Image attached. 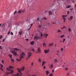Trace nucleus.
Instances as JSON below:
<instances>
[{
	"label": "nucleus",
	"instance_id": "49530a36",
	"mask_svg": "<svg viewBox=\"0 0 76 76\" xmlns=\"http://www.w3.org/2000/svg\"><path fill=\"white\" fill-rule=\"evenodd\" d=\"M65 70H68V68H66L65 69Z\"/></svg>",
	"mask_w": 76,
	"mask_h": 76
},
{
	"label": "nucleus",
	"instance_id": "bf43d9fd",
	"mask_svg": "<svg viewBox=\"0 0 76 76\" xmlns=\"http://www.w3.org/2000/svg\"><path fill=\"white\" fill-rule=\"evenodd\" d=\"M61 51H63V48H61Z\"/></svg>",
	"mask_w": 76,
	"mask_h": 76
},
{
	"label": "nucleus",
	"instance_id": "4be33fe9",
	"mask_svg": "<svg viewBox=\"0 0 76 76\" xmlns=\"http://www.w3.org/2000/svg\"><path fill=\"white\" fill-rule=\"evenodd\" d=\"M70 7H71V6L70 5H68L66 7V9L67 8H70Z\"/></svg>",
	"mask_w": 76,
	"mask_h": 76
},
{
	"label": "nucleus",
	"instance_id": "cd10ccee",
	"mask_svg": "<svg viewBox=\"0 0 76 76\" xmlns=\"http://www.w3.org/2000/svg\"><path fill=\"white\" fill-rule=\"evenodd\" d=\"M6 70H7L8 71H10V69L9 68V67H7L6 69Z\"/></svg>",
	"mask_w": 76,
	"mask_h": 76
},
{
	"label": "nucleus",
	"instance_id": "f03ea898",
	"mask_svg": "<svg viewBox=\"0 0 76 76\" xmlns=\"http://www.w3.org/2000/svg\"><path fill=\"white\" fill-rule=\"evenodd\" d=\"M25 53L22 52H21V54H20V57L19 59H16L17 61H20L23 58V57H25Z\"/></svg>",
	"mask_w": 76,
	"mask_h": 76
},
{
	"label": "nucleus",
	"instance_id": "de8ad7c7",
	"mask_svg": "<svg viewBox=\"0 0 76 76\" xmlns=\"http://www.w3.org/2000/svg\"><path fill=\"white\" fill-rule=\"evenodd\" d=\"M10 34V31H9L7 33V35H9Z\"/></svg>",
	"mask_w": 76,
	"mask_h": 76
},
{
	"label": "nucleus",
	"instance_id": "20e7f679",
	"mask_svg": "<svg viewBox=\"0 0 76 76\" xmlns=\"http://www.w3.org/2000/svg\"><path fill=\"white\" fill-rule=\"evenodd\" d=\"M32 55V53L31 52H28L27 54V57L26 58V60H28L30 58L31 56Z\"/></svg>",
	"mask_w": 76,
	"mask_h": 76
},
{
	"label": "nucleus",
	"instance_id": "f704fd0d",
	"mask_svg": "<svg viewBox=\"0 0 76 76\" xmlns=\"http://www.w3.org/2000/svg\"><path fill=\"white\" fill-rule=\"evenodd\" d=\"M68 31H69V32H71V29H70V28H69L68 29Z\"/></svg>",
	"mask_w": 76,
	"mask_h": 76
},
{
	"label": "nucleus",
	"instance_id": "2f4dec72",
	"mask_svg": "<svg viewBox=\"0 0 76 76\" xmlns=\"http://www.w3.org/2000/svg\"><path fill=\"white\" fill-rule=\"evenodd\" d=\"M56 10H57L56 9H54L53 10V12H56Z\"/></svg>",
	"mask_w": 76,
	"mask_h": 76
},
{
	"label": "nucleus",
	"instance_id": "4d7b16f0",
	"mask_svg": "<svg viewBox=\"0 0 76 76\" xmlns=\"http://www.w3.org/2000/svg\"><path fill=\"white\" fill-rule=\"evenodd\" d=\"M54 69H53V70H52V72H53V73H54Z\"/></svg>",
	"mask_w": 76,
	"mask_h": 76
},
{
	"label": "nucleus",
	"instance_id": "412c9836",
	"mask_svg": "<svg viewBox=\"0 0 76 76\" xmlns=\"http://www.w3.org/2000/svg\"><path fill=\"white\" fill-rule=\"evenodd\" d=\"M53 64H51L50 66V68H52V67H53Z\"/></svg>",
	"mask_w": 76,
	"mask_h": 76
},
{
	"label": "nucleus",
	"instance_id": "7ed1b4c3",
	"mask_svg": "<svg viewBox=\"0 0 76 76\" xmlns=\"http://www.w3.org/2000/svg\"><path fill=\"white\" fill-rule=\"evenodd\" d=\"M41 38L40 35L39 34H38V35L34 37V39H39Z\"/></svg>",
	"mask_w": 76,
	"mask_h": 76
},
{
	"label": "nucleus",
	"instance_id": "9d476101",
	"mask_svg": "<svg viewBox=\"0 0 76 76\" xmlns=\"http://www.w3.org/2000/svg\"><path fill=\"white\" fill-rule=\"evenodd\" d=\"M37 52L38 53H40L41 52V50L40 49V48H38L37 49Z\"/></svg>",
	"mask_w": 76,
	"mask_h": 76
},
{
	"label": "nucleus",
	"instance_id": "7c9ffc66",
	"mask_svg": "<svg viewBox=\"0 0 76 76\" xmlns=\"http://www.w3.org/2000/svg\"><path fill=\"white\" fill-rule=\"evenodd\" d=\"M44 19V20H47V18H42V19Z\"/></svg>",
	"mask_w": 76,
	"mask_h": 76
},
{
	"label": "nucleus",
	"instance_id": "6e6d98bb",
	"mask_svg": "<svg viewBox=\"0 0 76 76\" xmlns=\"http://www.w3.org/2000/svg\"><path fill=\"white\" fill-rule=\"evenodd\" d=\"M55 62H57V59H55Z\"/></svg>",
	"mask_w": 76,
	"mask_h": 76
},
{
	"label": "nucleus",
	"instance_id": "e433bc0d",
	"mask_svg": "<svg viewBox=\"0 0 76 76\" xmlns=\"http://www.w3.org/2000/svg\"><path fill=\"white\" fill-rule=\"evenodd\" d=\"M73 7L71 8H70V10H73Z\"/></svg>",
	"mask_w": 76,
	"mask_h": 76
},
{
	"label": "nucleus",
	"instance_id": "6ab92c4d",
	"mask_svg": "<svg viewBox=\"0 0 76 76\" xmlns=\"http://www.w3.org/2000/svg\"><path fill=\"white\" fill-rule=\"evenodd\" d=\"M15 68L12 66H10V69H14Z\"/></svg>",
	"mask_w": 76,
	"mask_h": 76
},
{
	"label": "nucleus",
	"instance_id": "f3484780",
	"mask_svg": "<svg viewBox=\"0 0 76 76\" xmlns=\"http://www.w3.org/2000/svg\"><path fill=\"white\" fill-rule=\"evenodd\" d=\"M73 16H71L70 17V18H69L68 19L69 20H72V19H73Z\"/></svg>",
	"mask_w": 76,
	"mask_h": 76
},
{
	"label": "nucleus",
	"instance_id": "c03bdc74",
	"mask_svg": "<svg viewBox=\"0 0 76 76\" xmlns=\"http://www.w3.org/2000/svg\"><path fill=\"white\" fill-rule=\"evenodd\" d=\"M6 40V39H4L2 40V42H4Z\"/></svg>",
	"mask_w": 76,
	"mask_h": 76
},
{
	"label": "nucleus",
	"instance_id": "58836bf2",
	"mask_svg": "<svg viewBox=\"0 0 76 76\" xmlns=\"http://www.w3.org/2000/svg\"><path fill=\"white\" fill-rule=\"evenodd\" d=\"M63 40H64L63 41V42H64V41H65L66 39H63Z\"/></svg>",
	"mask_w": 76,
	"mask_h": 76
},
{
	"label": "nucleus",
	"instance_id": "e2e57ef3",
	"mask_svg": "<svg viewBox=\"0 0 76 76\" xmlns=\"http://www.w3.org/2000/svg\"><path fill=\"white\" fill-rule=\"evenodd\" d=\"M59 54V53H57V55L58 56V55Z\"/></svg>",
	"mask_w": 76,
	"mask_h": 76
},
{
	"label": "nucleus",
	"instance_id": "09e8293b",
	"mask_svg": "<svg viewBox=\"0 0 76 76\" xmlns=\"http://www.w3.org/2000/svg\"><path fill=\"white\" fill-rule=\"evenodd\" d=\"M1 62L2 63H3V64H4V61L3 60H2L1 61Z\"/></svg>",
	"mask_w": 76,
	"mask_h": 76
},
{
	"label": "nucleus",
	"instance_id": "774afa93",
	"mask_svg": "<svg viewBox=\"0 0 76 76\" xmlns=\"http://www.w3.org/2000/svg\"><path fill=\"white\" fill-rule=\"evenodd\" d=\"M33 76H36L35 75H33Z\"/></svg>",
	"mask_w": 76,
	"mask_h": 76
},
{
	"label": "nucleus",
	"instance_id": "c85d7f7f",
	"mask_svg": "<svg viewBox=\"0 0 76 76\" xmlns=\"http://www.w3.org/2000/svg\"><path fill=\"white\" fill-rule=\"evenodd\" d=\"M43 47H45V46H46V44H45V43H43Z\"/></svg>",
	"mask_w": 76,
	"mask_h": 76
},
{
	"label": "nucleus",
	"instance_id": "2eb2a0df",
	"mask_svg": "<svg viewBox=\"0 0 76 76\" xmlns=\"http://www.w3.org/2000/svg\"><path fill=\"white\" fill-rule=\"evenodd\" d=\"M13 50L15 51H18V50H20L19 49H18L16 48H14Z\"/></svg>",
	"mask_w": 76,
	"mask_h": 76
},
{
	"label": "nucleus",
	"instance_id": "9b49d317",
	"mask_svg": "<svg viewBox=\"0 0 76 76\" xmlns=\"http://www.w3.org/2000/svg\"><path fill=\"white\" fill-rule=\"evenodd\" d=\"M0 66L1 67V70L2 71H3V69H2V68H3V65H2L1 64H0Z\"/></svg>",
	"mask_w": 76,
	"mask_h": 76
},
{
	"label": "nucleus",
	"instance_id": "0eeeda50",
	"mask_svg": "<svg viewBox=\"0 0 76 76\" xmlns=\"http://www.w3.org/2000/svg\"><path fill=\"white\" fill-rule=\"evenodd\" d=\"M24 12V10L23 11H21L20 10L18 11V14H20V13H21L22 12Z\"/></svg>",
	"mask_w": 76,
	"mask_h": 76
},
{
	"label": "nucleus",
	"instance_id": "79ce46f5",
	"mask_svg": "<svg viewBox=\"0 0 76 76\" xmlns=\"http://www.w3.org/2000/svg\"><path fill=\"white\" fill-rule=\"evenodd\" d=\"M53 74H50V76H53Z\"/></svg>",
	"mask_w": 76,
	"mask_h": 76
},
{
	"label": "nucleus",
	"instance_id": "4c0bfd02",
	"mask_svg": "<svg viewBox=\"0 0 76 76\" xmlns=\"http://www.w3.org/2000/svg\"><path fill=\"white\" fill-rule=\"evenodd\" d=\"M31 50L32 51H33V52H34L35 51V49H32Z\"/></svg>",
	"mask_w": 76,
	"mask_h": 76
},
{
	"label": "nucleus",
	"instance_id": "4468645a",
	"mask_svg": "<svg viewBox=\"0 0 76 76\" xmlns=\"http://www.w3.org/2000/svg\"><path fill=\"white\" fill-rule=\"evenodd\" d=\"M34 42L32 41L30 42V44L31 45H33L34 44Z\"/></svg>",
	"mask_w": 76,
	"mask_h": 76
},
{
	"label": "nucleus",
	"instance_id": "ddd939ff",
	"mask_svg": "<svg viewBox=\"0 0 76 76\" xmlns=\"http://www.w3.org/2000/svg\"><path fill=\"white\" fill-rule=\"evenodd\" d=\"M46 62L45 61H43L42 64V66H43L45 65V63Z\"/></svg>",
	"mask_w": 76,
	"mask_h": 76
},
{
	"label": "nucleus",
	"instance_id": "8fccbe9b",
	"mask_svg": "<svg viewBox=\"0 0 76 76\" xmlns=\"http://www.w3.org/2000/svg\"><path fill=\"white\" fill-rule=\"evenodd\" d=\"M31 28V27H30L28 29V31H29V30H30V29Z\"/></svg>",
	"mask_w": 76,
	"mask_h": 76
},
{
	"label": "nucleus",
	"instance_id": "a19ab883",
	"mask_svg": "<svg viewBox=\"0 0 76 76\" xmlns=\"http://www.w3.org/2000/svg\"><path fill=\"white\" fill-rule=\"evenodd\" d=\"M58 32H61V30H58Z\"/></svg>",
	"mask_w": 76,
	"mask_h": 76
},
{
	"label": "nucleus",
	"instance_id": "b1692460",
	"mask_svg": "<svg viewBox=\"0 0 76 76\" xmlns=\"http://www.w3.org/2000/svg\"><path fill=\"white\" fill-rule=\"evenodd\" d=\"M42 27V25L41 24L39 25L38 26V28H41V27Z\"/></svg>",
	"mask_w": 76,
	"mask_h": 76
},
{
	"label": "nucleus",
	"instance_id": "864d4df0",
	"mask_svg": "<svg viewBox=\"0 0 76 76\" xmlns=\"http://www.w3.org/2000/svg\"><path fill=\"white\" fill-rule=\"evenodd\" d=\"M11 35H13V33L12 32H11Z\"/></svg>",
	"mask_w": 76,
	"mask_h": 76
},
{
	"label": "nucleus",
	"instance_id": "a18cd8bd",
	"mask_svg": "<svg viewBox=\"0 0 76 76\" xmlns=\"http://www.w3.org/2000/svg\"><path fill=\"white\" fill-rule=\"evenodd\" d=\"M32 25H33V24H30V27H32Z\"/></svg>",
	"mask_w": 76,
	"mask_h": 76
},
{
	"label": "nucleus",
	"instance_id": "bb28decb",
	"mask_svg": "<svg viewBox=\"0 0 76 76\" xmlns=\"http://www.w3.org/2000/svg\"><path fill=\"white\" fill-rule=\"evenodd\" d=\"M38 61L39 62V63H41V59H38Z\"/></svg>",
	"mask_w": 76,
	"mask_h": 76
},
{
	"label": "nucleus",
	"instance_id": "72a5a7b5",
	"mask_svg": "<svg viewBox=\"0 0 76 76\" xmlns=\"http://www.w3.org/2000/svg\"><path fill=\"white\" fill-rule=\"evenodd\" d=\"M48 35V34H47L46 35H45V37L46 38H47V36Z\"/></svg>",
	"mask_w": 76,
	"mask_h": 76
},
{
	"label": "nucleus",
	"instance_id": "3c124183",
	"mask_svg": "<svg viewBox=\"0 0 76 76\" xmlns=\"http://www.w3.org/2000/svg\"><path fill=\"white\" fill-rule=\"evenodd\" d=\"M26 41H29V39H26Z\"/></svg>",
	"mask_w": 76,
	"mask_h": 76
},
{
	"label": "nucleus",
	"instance_id": "680f3d73",
	"mask_svg": "<svg viewBox=\"0 0 76 76\" xmlns=\"http://www.w3.org/2000/svg\"><path fill=\"white\" fill-rule=\"evenodd\" d=\"M69 11H67V14H69Z\"/></svg>",
	"mask_w": 76,
	"mask_h": 76
},
{
	"label": "nucleus",
	"instance_id": "37998d69",
	"mask_svg": "<svg viewBox=\"0 0 76 76\" xmlns=\"http://www.w3.org/2000/svg\"><path fill=\"white\" fill-rule=\"evenodd\" d=\"M2 35H1L0 36V39L2 38Z\"/></svg>",
	"mask_w": 76,
	"mask_h": 76
},
{
	"label": "nucleus",
	"instance_id": "393cba45",
	"mask_svg": "<svg viewBox=\"0 0 76 76\" xmlns=\"http://www.w3.org/2000/svg\"><path fill=\"white\" fill-rule=\"evenodd\" d=\"M22 31H19V34H20V35H21V34H22Z\"/></svg>",
	"mask_w": 76,
	"mask_h": 76
},
{
	"label": "nucleus",
	"instance_id": "0e129e2a",
	"mask_svg": "<svg viewBox=\"0 0 76 76\" xmlns=\"http://www.w3.org/2000/svg\"><path fill=\"white\" fill-rule=\"evenodd\" d=\"M45 66H44V67H43V69H45Z\"/></svg>",
	"mask_w": 76,
	"mask_h": 76
},
{
	"label": "nucleus",
	"instance_id": "5701e85b",
	"mask_svg": "<svg viewBox=\"0 0 76 76\" xmlns=\"http://www.w3.org/2000/svg\"><path fill=\"white\" fill-rule=\"evenodd\" d=\"M49 15H52V12L50 11L49 12Z\"/></svg>",
	"mask_w": 76,
	"mask_h": 76
},
{
	"label": "nucleus",
	"instance_id": "ea45409f",
	"mask_svg": "<svg viewBox=\"0 0 76 76\" xmlns=\"http://www.w3.org/2000/svg\"><path fill=\"white\" fill-rule=\"evenodd\" d=\"M16 12H17V11H15L14 12V14H13V15H15V13H16Z\"/></svg>",
	"mask_w": 76,
	"mask_h": 76
},
{
	"label": "nucleus",
	"instance_id": "6e6552de",
	"mask_svg": "<svg viewBox=\"0 0 76 76\" xmlns=\"http://www.w3.org/2000/svg\"><path fill=\"white\" fill-rule=\"evenodd\" d=\"M50 51V50L48 49V50H44V52L45 53H48L49 51Z\"/></svg>",
	"mask_w": 76,
	"mask_h": 76
},
{
	"label": "nucleus",
	"instance_id": "473e14b6",
	"mask_svg": "<svg viewBox=\"0 0 76 76\" xmlns=\"http://www.w3.org/2000/svg\"><path fill=\"white\" fill-rule=\"evenodd\" d=\"M64 37V35L61 36V38H63V37Z\"/></svg>",
	"mask_w": 76,
	"mask_h": 76
},
{
	"label": "nucleus",
	"instance_id": "dca6fc26",
	"mask_svg": "<svg viewBox=\"0 0 76 76\" xmlns=\"http://www.w3.org/2000/svg\"><path fill=\"white\" fill-rule=\"evenodd\" d=\"M9 74V72H6L5 73V75L6 76H7V75H8Z\"/></svg>",
	"mask_w": 76,
	"mask_h": 76
},
{
	"label": "nucleus",
	"instance_id": "c756f323",
	"mask_svg": "<svg viewBox=\"0 0 76 76\" xmlns=\"http://www.w3.org/2000/svg\"><path fill=\"white\" fill-rule=\"evenodd\" d=\"M64 28H65V29H66L67 28L65 26H64V27L63 28H61V29H64Z\"/></svg>",
	"mask_w": 76,
	"mask_h": 76
},
{
	"label": "nucleus",
	"instance_id": "69168bd1",
	"mask_svg": "<svg viewBox=\"0 0 76 76\" xmlns=\"http://www.w3.org/2000/svg\"><path fill=\"white\" fill-rule=\"evenodd\" d=\"M60 42H62V40H60Z\"/></svg>",
	"mask_w": 76,
	"mask_h": 76
},
{
	"label": "nucleus",
	"instance_id": "f8f14e48",
	"mask_svg": "<svg viewBox=\"0 0 76 76\" xmlns=\"http://www.w3.org/2000/svg\"><path fill=\"white\" fill-rule=\"evenodd\" d=\"M10 74H13V73H14V71H13V70H10Z\"/></svg>",
	"mask_w": 76,
	"mask_h": 76
},
{
	"label": "nucleus",
	"instance_id": "f257e3e1",
	"mask_svg": "<svg viewBox=\"0 0 76 76\" xmlns=\"http://www.w3.org/2000/svg\"><path fill=\"white\" fill-rule=\"evenodd\" d=\"M25 69V67H22L21 69H20L19 68H17V70H18L19 73H20V75H19V74L17 73V74H14L12 76H20L21 75H22V73L21 72V71H23Z\"/></svg>",
	"mask_w": 76,
	"mask_h": 76
},
{
	"label": "nucleus",
	"instance_id": "a878e982",
	"mask_svg": "<svg viewBox=\"0 0 76 76\" xmlns=\"http://www.w3.org/2000/svg\"><path fill=\"white\" fill-rule=\"evenodd\" d=\"M37 21H39V17H38L37 19Z\"/></svg>",
	"mask_w": 76,
	"mask_h": 76
},
{
	"label": "nucleus",
	"instance_id": "603ef678",
	"mask_svg": "<svg viewBox=\"0 0 76 76\" xmlns=\"http://www.w3.org/2000/svg\"><path fill=\"white\" fill-rule=\"evenodd\" d=\"M40 36H41V37H42V36H43L42 34L41 33V34Z\"/></svg>",
	"mask_w": 76,
	"mask_h": 76
},
{
	"label": "nucleus",
	"instance_id": "052dcab7",
	"mask_svg": "<svg viewBox=\"0 0 76 76\" xmlns=\"http://www.w3.org/2000/svg\"><path fill=\"white\" fill-rule=\"evenodd\" d=\"M69 1V0H67V2H68V3H69V2H70V1Z\"/></svg>",
	"mask_w": 76,
	"mask_h": 76
},
{
	"label": "nucleus",
	"instance_id": "13d9d810",
	"mask_svg": "<svg viewBox=\"0 0 76 76\" xmlns=\"http://www.w3.org/2000/svg\"><path fill=\"white\" fill-rule=\"evenodd\" d=\"M0 48L1 49H2V48L1 47V46H0Z\"/></svg>",
	"mask_w": 76,
	"mask_h": 76
},
{
	"label": "nucleus",
	"instance_id": "5fc2aeb1",
	"mask_svg": "<svg viewBox=\"0 0 76 76\" xmlns=\"http://www.w3.org/2000/svg\"><path fill=\"white\" fill-rule=\"evenodd\" d=\"M33 64H34V63H31V66H33Z\"/></svg>",
	"mask_w": 76,
	"mask_h": 76
},
{
	"label": "nucleus",
	"instance_id": "a211bd4d",
	"mask_svg": "<svg viewBox=\"0 0 76 76\" xmlns=\"http://www.w3.org/2000/svg\"><path fill=\"white\" fill-rule=\"evenodd\" d=\"M46 75H48V73H49V71H46Z\"/></svg>",
	"mask_w": 76,
	"mask_h": 76
},
{
	"label": "nucleus",
	"instance_id": "39448f33",
	"mask_svg": "<svg viewBox=\"0 0 76 76\" xmlns=\"http://www.w3.org/2000/svg\"><path fill=\"white\" fill-rule=\"evenodd\" d=\"M11 53H12V54H14V55L15 56H17V53L15 51L12 50L11 51Z\"/></svg>",
	"mask_w": 76,
	"mask_h": 76
},
{
	"label": "nucleus",
	"instance_id": "338daca9",
	"mask_svg": "<svg viewBox=\"0 0 76 76\" xmlns=\"http://www.w3.org/2000/svg\"><path fill=\"white\" fill-rule=\"evenodd\" d=\"M75 7H76V4H75Z\"/></svg>",
	"mask_w": 76,
	"mask_h": 76
},
{
	"label": "nucleus",
	"instance_id": "1a4fd4ad",
	"mask_svg": "<svg viewBox=\"0 0 76 76\" xmlns=\"http://www.w3.org/2000/svg\"><path fill=\"white\" fill-rule=\"evenodd\" d=\"M62 17H63V19H64V22H65L66 21V18H65L64 17H66V16L63 15Z\"/></svg>",
	"mask_w": 76,
	"mask_h": 76
},
{
	"label": "nucleus",
	"instance_id": "aec40b11",
	"mask_svg": "<svg viewBox=\"0 0 76 76\" xmlns=\"http://www.w3.org/2000/svg\"><path fill=\"white\" fill-rule=\"evenodd\" d=\"M5 24L4 23L2 25V27H3V28H4V27H5Z\"/></svg>",
	"mask_w": 76,
	"mask_h": 76
},
{
	"label": "nucleus",
	"instance_id": "423d86ee",
	"mask_svg": "<svg viewBox=\"0 0 76 76\" xmlns=\"http://www.w3.org/2000/svg\"><path fill=\"white\" fill-rule=\"evenodd\" d=\"M12 55L10 54V58H11V60L12 63H13L14 61V59L12 58Z\"/></svg>",
	"mask_w": 76,
	"mask_h": 76
},
{
	"label": "nucleus",
	"instance_id": "c9c22d12",
	"mask_svg": "<svg viewBox=\"0 0 76 76\" xmlns=\"http://www.w3.org/2000/svg\"><path fill=\"white\" fill-rule=\"evenodd\" d=\"M53 45V43H51V44H50L49 45V47L50 46H51L52 45Z\"/></svg>",
	"mask_w": 76,
	"mask_h": 76
}]
</instances>
